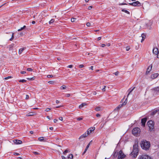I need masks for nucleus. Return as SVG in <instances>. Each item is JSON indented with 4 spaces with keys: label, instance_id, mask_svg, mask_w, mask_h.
Here are the masks:
<instances>
[{
    "label": "nucleus",
    "instance_id": "nucleus-36",
    "mask_svg": "<svg viewBox=\"0 0 159 159\" xmlns=\"http://www.w3.org/2000/svg\"><path fill=\"white\" fill-rule=\"evenodd\" d=\"M12 77H11V76H8L7 77H5L4 78V79L5 80H7L9 78H11Z\"/></svg>",
    "mask_w": 159,
    "mask_h": 159
},
{
    "label": "nucleus",
    "instance_id": "nucleus-18",
    "mask_svg": "<svg viewBox=\"0 0 159 159\" xmlns=\"http://www.w3.org/2000/svg\"><path fill=\"white\" fill-rule=\"evenodd\" d=\"M135 87H134L132 89H131V88L129 89L128 91H129V92L127 95V97H128L130 93L135 89Z\"/></svg>",
    "mask_w": 159,
    "mask_h": 159
},
{
    "label": "nucleus",
    "instance_id": "nucleus-24",
    "mask_svg": "<svg viewBox=\"0 0 159 159\" xmlns=\"http://www.w3.org/2000/svg\"><path fill=\"white\" fill-rule=\"evenodd\" d=\"M122 11H123V12H124L125 13H126L128 14H129L130 13L129 12V11H127L126 10L124 9H123L122 10Z\"/></svg>",
    "mask_w": 159,
    "mask_h": 159
},
{
    "label": "nucleus",
    "instance_id": "nucleus-33",
    "mask_svg": "<svg viewBox=\"0 0 159 159\" xmlns=\"http://www.w3.org/2000/svg\"><path fill=\"white\" fill-rule=\"evenodd\" d=\"M14 34L13 33L12 34V35L11 38H10L9 39L10 41H12L14 37Z\"/></svg>",
    "mask_w": 159,
    "mask_h": 159
},
{
    "label": "nucleus",
    "instance_id": "nucleus-35",
    "mask_svg": "<svg viewBox=\"0 0 159 159\" xmlns=\"http://www.w3.org/2000/svg\"><path fill=\"white\" fill-rule=\"evenodd\" d=\"M33 153L35 155H39L40 153L37 152H33Z\"/></svg>",
    "mask_w": 159,
    "mask_h": 159
},
{
    "label": "nucleus",
    "instance_id": "nucleus-56",
    "mask_svg": "<svg viewBox=\"0 0 159 159\" xmlns=\"http://www.w3.org/2000/svg\"><path fill=\"white\" fill-rule=\"evenodd\" d=\"M20 73L21 74H24L26 73V72L25 71H22L20 72Z\"/></svg>",
    "mask_w": 159,
    "mask_h": 159
},
{
    "label": "nucleus",
    "instance_id": "nucleus-60",
    "mask_svg": "<svg viewBox=\"0 0 159 159\" xmlns=\"http://www.w3.org/2000/svg\"><path fill=\"white\" fill-rule=\"evenodd\" d=\"M49 129L51 130H53V128L52 127H51L49 128Z\"/></svg>",
    "mask_w": 159,
    "mask_h": 159
},
{
    "label": "nucleus",
    "instance_id": "nucleus-19",
    "mask_svg": "<svg viewBox=\"0 0 159 159\" xmlns=\"http://www.w3.org/2000/svg\"><path fill=\"white\" fill-rule=\"evenodd\" d=\"M141 37H142V39L141 40V42L142 43L144 40V39L145 38L146 36L144 33H143L141 34Z\"/></svg>",
    "mask_w": 159,
    "mask_h": 159
},
{
    "label": "nucleus",
    "instance_id": "nucleus-55",
    "mask_svg": "<svg viewBox=\"0 0 159 159\" xmlns=\"http://www.w3.org/2000/svg\"><path fill=\"white\" fill-rule=\"evenodd\" d=\"M96 116L97 117H99L100 116V114H97L96 115Z\"/></svg>",
    "mask_w": 159,
    "mask_h": 159
},
{
    "label": "nucleus",
    "instance_id": "nucleus-64",
    "mask_svg": "<svg viewBox=\"0 0 159 159\" xmlns=\"http://www.w3.org/2000/svg\"><path fill=\"white\" fill-rule=\"evenodd\" d=\"M101 37H99L98 38V40H101Z\"/></svg>",
    "mask_w": 159,
    "mask_h": 159
},
{
    "label": "nucleus",
    "instance_id": "nucleus-27",
    "mask_svg": "<svg viewBox=\"0 0 159 159\" xmlns=\"http://www.w3.org/2000/svg\"><path fill=\"white\" fill-rule=\"evenodd\" d=\"M55 21V20L53 19H52L49 22V24H50L52 23H53L54 21Z\"/></svg>",
    "mask_w": 159,
    "mask_h": 159
},
{
    "label": "nucleus",
    "instance_id": "nucleus-2",
    "mask_svg": "<svg viewBox=\"0 0 159 159\" xmlns=\"http://www.w3.org/2000/svg\"><path fill=\"white\" fill-rule=\"evenodd\" d=\"M138 154V145L137 144H135L133 145V149L131 153V155H133L134 157H136Z\"/></svg>",
    "mask_w": 159,
    "mask_h": 159
},
{
    "label": "nucleus",
    "instance_id": "nucleus-50",
    "mask_svg": "<svg viewBox=\"0 0 159 159\" xmlns=\"http://www.w3.org/2000/svg\"><path fill=\"white\" fill-rule=\"evenodd\" d=\"M106 46V45L105 44H102L101 45V47H104Z\"/></svg>",
    "mask_w": 159,
    "mask_h": 159
},
{
    "label": "nucleus",
    "instance_id": "nucleus-14",
    "mask_svg": "<svg viewBox=\"0 0 159 159\" xmlns=\"http://www.w3.org/2000/svg\"><path fill=\"white\" fill-rule=\"evenodd\" d=\"M14 143L16 144H19L22 143V141L19 140L15 139L13 140Z\"/></svg>",
    "mask_w": 159,
    "mask_h": 159
},
{
    "label": "nucleus",
    "instance_id": "nucleus-6",
    "mask_svg": "<svg viewBox=\"0 0 159 159\" xmlns=\"http://www.w3.org/2000/svg\"><path fill=\"white\" fill-rule=\"evenodd\" d=\"M125 156V155L124 154L122 151L121 150H120L119 152V154L118 157V159H123Z\"/></svg>",
    "mask_w": 159,
    "mask_h": 159
},
{
    "label": "nucleus",
    "instance_id": "nucleus-10",
    "mask_svg": "<svg viewBox=\"0 0 159 159\" xmlns=\"http://www.w3.org/2000/svg\"><path fill=\"white\" fill-rule=\"evenodd\" d=\"M147 120V118H144L141 120L142 126L144 127L145 126V123Z\"/></svg>",
    "mask_w": 159,
    "mask_h": 159
},
{
    "label": "nucleus",
    "instance_id": "nucleus-8",
    "mask_svg": "<svg viewBox=\"0 0 159 159\" xmlns=\"http://www.w3.org/2000/svg\"><path fill=\"white\" fill-rule=\"evenodd\" d=\"M129 4L134 6L139 7L140 6V3L139 1L134 2L132 3H129Z\"/></svg>",
    "mask_w": 159,
    "mask_h": 159
},
{
    "label": "nucleus",
    "instance_id": "nucleus-42",
    "mask_svg": "<svg viewBox=\"0 0 159 159\" xmlns=\"http://www.w3.org/2000/svg\"><path fill=\"white\" fill-rule=\"evenodd\" d=\"M84 67V65L82 64H80L79 66V67L80 68H82Z\"/></svg>",
    "mask_w": 159,
    "mask_h": 159
},
{
    "label": "nucleus",
    "instance_id": "nucleus-45",
    "mask_svg": "<svg viewBox=\"0 0 159 159\" xmlns=\"http://www.w3.org/2000/svg\"><path fill=\"white\" fill-rule=\"evenodd\" d=\"M83 118L79 117L77 119V120L79 121L82 120H83Z\"/></svg>",
    "mask_w": 159,
    "mask_h": 159
},
{
    "label": "nucleus",
    "instance_id": "nucleus-44",
    "mask_svg": "<svg viewBox=\"0 0 159 159\" xmlns=\"http://www.w3.org/2000/svg\"><path fill=\"white\" fill-rule=\"evenodd\" d=\"M70 95L69 93H67L66 94V96L67 97H70Z\"/></svg>",
    "mask_w": 159,
    "mask_h": 159
},
{
    "label": "nucleus",
    "instance_id": "nucleus-63",
    "mask_svg": "<svg viewBox=\"0 0 159 159\" xmlns=\"http://www.w3.org/2000/svg\"><path fill=\"white\" fill-rule=\"evenodd\" d=\"M93 66H92L90 67V69L92 70H93Z\"/></svg>",
    "mask_w": 159,
    "mask_h": 159
},
{
    "label": "nucleus",
    "instance_id": "nucleus-37",
    "mask_svg": "<svg viewBox=\"0 0 159 159\" xmlns=\"http://www.w3.org/2000/svg\"><path fill=\"white\" fill-rule=\"evenodd\" d=\"M27 70L29 71H32L33 70L31 68H28L27 69Z\"/></svg>",
    "mask_w": 159,
    "mask_h": 159
},
{
    "label": "nucleus",
    "instance_id": "nucleus-38",
    "mask_svg": "<svg viewBox=\"0 0 159 159\" xmlns=\"http://www.w3.org/2000/svg\"><path fill=\"white\" fill-rule=\"evenodd\" d=\"M68 152V150L67 149H66V150L64 151V152H63V154H64V155H66V153L67 152Z\"/></svg>",
    "mask_w": 159,
    "mask_h": 159
},
{
    "label": "nucleus",
    "instance_id": "nucleus-5",
    "mask_svg": "<svg viewBox=\"0 0 159 159\" xmlns=\"http://www.w3.org/2000/svg\"><path fill=\"white\" fill-rule=\"evenodd\" d=\"M153 53L157 58H159V51L157 48H154L153 49Z\"/></svg>",
    "mask_w": 159,
    "mask_h": 159
},
{
    "label": "nucleus",
    "instance_id": "nucleus-15",
    "mask_svg": "<svg viewBox=\"0 0 159 159\" xmlns=\"http://www.w3.org/2000/svg\"><path fill=\"white\" fill-rule=\"evenodd\" d=\"M158 75V73H155L151 75V77L152 79H153L156 78Z\"/></svg>",
    "mask_w": 159,
    "mask_h": 159
},
{
    "label": "nucleus",
    "instance_id": "nucleus-28",
    "mask_svg": "<svg viewBox=\"0 0 159 159\" xmlns=\"http://www.w3.org/2000/svg\"><path fill=\"white\" fill-rule=\"evenodd\" d=\"M25 27H26V26L25 25H24L23 27H21L20 29H18V31H20L22 30H23L24 29Z\"/></svg>",
    "mask_w": 159,
    "mask_h": 159
},
{
    "label": "nucleus",
    "instance_id": "nucleus-4",
    "mask_svg": "<svg viewBox=\"0 0 159 159\" xmlns=\"http://www.w3.org/2000/svg\"><path fill=\"white\" fill-rule=\"evenodd\" d=\"M148 125L149 127L150 131H152L154 128V122L151 120H150L148 122Z\"/></svg>",
    "mask_w": 159,
    "mask_h": 159
},
{
    "label": "nucleus",
    "instance_id": "nucleus-49",
    "mask_svg": "<svg viewBox=\"0 0 159 159\" xmlns=\"http://www.w3.org/2000/svg\"><path fill=\"white\" fill-rule=\"evenodd\" d=\"M106 87V86H104V88L102 89V90L103 91H105V88Z\"/></svg>",
    "mask_w": 159,
    "mask_h": 159
},
{
    "label": "nucleus",
    "instance_id": "nucleus-22",
    "mask_svg": "<svg viewBox=\"0 0 159 159\" xmlns=\"http://www.w3.org/2000/svg\"><path fill=\"white\" fill-rule=\"evenodd\" d=\"M123 106L121 104L119 105L115 109V110H119Z\"/></svg>",
    "mask_w": 159,
    "mask_h": 159
},
{
    "label": "nucleus",
    "instance_id": "nucleus-16",
    "mask_svg": "<svg viewBox=\"0 0 159 159\" xmlns=\"http://www.w3.org/2000/svg\"><path fill=\"white\" fill-rule=\"evenodd\" d=\"M153 90L155 93H159V87H155L153 89Z\"/></svg>",
    "mask_w": 159,
    "mask_h": 159
},
{
    "label": "nucleus",
    "instance_id": "nucleus-61",
    "mask_svg": "<svg viewBox=\"0 0 159 159\" xmlns=\"http://www.w3.org/2000/svg\"><path fill=\"white\" fill-rule=\"evenodd\" d=\"M110 43H107V46H110Z\"/></svg>",
    "mask_w": 159,
    "mask_h": 159
},
{
    "label": "nucleus",
    "instance_id": "nucleus-9",
    "mask_svg": "<svg viewBox=\"0 0 159 159\" xmlns=\"http://www.w3.org/2000/svg\"><path fill=\"white\" fill-rule=\"evenodd\" d=\"M95 129V127H92L89 128L87 131V134L88 135L90 134L92 131H93Z\"/></svg>",
    "mask_w": 159,
    "mask_h": 159
},
{
    "label": "nucleus",
    "instance_id": "nucleus-29",
    "mask_svg": "<svg viewBox=\"0 0 159 159\" xmlns=\"http://www.w3.org/2000/svg\"><path fill=\"white\" fill-rule=\"evenodd\" d=\"M38 140L40 141H42L44 140V138L43 137H40L38 138Z\"/></svg>",
    "mask_w": 159,
    "mask_h": 159
},
{
    "label": "nucleus",
    "instance_id": "nucleus-21",
    "mask_svg": "<svg viewBox=\"0 0 159 159\" xmlns=\"http://www.w3.org/2000/svg\"><path fill=\"white\" fill-rule=\"evenodd\" d=\"M73 154H70L69 155V156L67 157V158L68 159H73Z\"/></svg>",
    "mask_w": 159,
    "mask_h": 159
},
{
    "label": "nucleus",
    "instance_id": "nucleus-30",
    "mask_svg": "<svg viewBox=\"0 0 159 159\" xmlns=\"http://www.w3.org/2000/svg\"><path fill=\"white\" fill-rule=\"evenodd\" d=\"M66 86H65L64 85H63L61 87V89H66Z\"/></svg>",
    "mask_w": 159,
    "mask_h": 159
},
{
    "label": "nucleus",
    "instance_id": "nucleus-41",
    "mask_svg": "<svg viewBox=\"0 0 159 159\" xmlns=\"http://www.w3.org/2000/svg\"><path fill=\"white\" fill-rule=\"evenodd\" d=\"M14 155L15 156H17L20 155V154L17 152H14Z\"/></svg>",
    "mask_w": 159,
    "mask_h": 159
},
{
    "label": "nucleus",
    "instance_id": "nucleus-3",
    "mask_svg": "<svg viewBox=\"0 0 159 159\" xmlns=\"http://www.w3.org/2000/svg\"><path fill=\"white\" fill-rule=\"evenodd\" d=\"M140 132V129L138 127H135L132 130V134L136 136H138L139 135Z\"/></svg>",
    "mask_w": 159,
    "mask_h": 159
},
{
    "label": "nucleus",
    "instance_id": "nucleus-43",
    "mask_svg": "<svg viewBox=\"0 0 159 159\" xmlns=\"http://www.w3.org/2000/svg\"><path fill=\"white\" fill-rule=\"evenodd\" d=\"M87 150V149L86 148L85 149V150L82 153V155H84L86 153Z\"/></svg>",
    "mask_w": 159,
    "mask_h": 159
},
{
    "label": "nucleus",
    "instance_id": "nucleus-47",
    "mask_svg": "<svg viewBox=\"0 0 159 159\" xmlns=\"http://www.w3.org/2000/svg\"><path fill=\"white\" fill-rule=\"evenodd\" d=\"M51 109L50 108H47L45 110V111H47V112H48V111H49Z\"/></svg>",
    "mask_w": 159,
    "mask_h": 159
},
{
    "label": "nucleus",
    "instance_id": "nucleus-58",
    "mask_svg": "<svg viewBox=\"0 0 159 159\" xmlns=\"http://www.w3.org/2000/svg\"><path fill=\"white\" fill-rule=\"evenodd\" d=\"M59 119L61 121H62L63 120V118L62 117H60Z\"/></svg>",
    "mask_w": 159,
    "mask_h": 159
},
{
    "label": "nucleus",
    "instance_id": "nucleus-11",
    "mask_svg": "<svg viewBox=\"0 0 159 159\" xmlns=\"http://www.w3.org/2000/svg\"><path fill=\"white\" fill-rule=\"evenodd\" d=\"M88 135L87 134L85 133L84 134H83L81 135L79 138V139L81 140V141L83 139L87 136Z\"/></svg>",
    "mask_w": 159,
    "mask_h": 159
},
{
    "label": "nucleus",
    "instance_id": "nucleus-54",
    "mask_svg": "<svg viewBox=\"0 0 159 159\" xmlns=\"http://www.w3.org/2000/svg\"><path fill=\"white\" fill-rule=\"evenodd\" d=\"M58 121V120L56 119H55L54 120V123H56Z\"/></svg>",
    "mask_w": 159,
    "mask_h": 159
},
{
    "label": "nucleus",
    "instance_id": "nucleus-51",
    "mask_svg": "<svg viewBox=\"0 0 159 159\" xmlns=\"http://www.w3.org/2000/svg\"><path fill=\"white\" fill-rule=\"evenodd\" d=\"M72 67H73L72 65H70L68 66L67 67H68V68H71Z\"/></svg>",
    "mask_w": 159,
    "mask_h": 159
},
{
    "label": "nucleus",
    "instance_id": "nucleus-26",
    "mask_svg": "<svg viewBox=\"0 0 159 159\" xmlns=\"http://www.w3.org/2000/svg\"><path fill=\"white\" fill-rule=\"evenodd\" d=\"M34 113L33 112H30L27 114L28 116H32L34 115Z\"/></svg>",
    "mask_w": 159,
    "mask_h": 159
},
{
    "label": "nucleus",
    "instance_id": "nucleus-17",
    "mask_svg": "<svg viewBox=\"0 0 159 159\" xmlns=\"http://www.w3.org/2000/svg\"><path fill=\"white\" fill-rule=\"evenodd\" d=\"M14 45V44L13 43L9 45V50L10 51L12 50Z\"/></svg>",
    "mask_w": 159,
    "mask_h": 159
},
{
    "label": "nucleus",
    "instance_id": "nucleus-40",
    "mask_svg": "<svg viewBox=\"0 0 159 159\" xmlns=\"http://www.w3.org/2000/svg\"><path fill=\"white\" fill-rule=\"evenodd\" d=\"M130 49L129 47L127 46L126 48V50L127 51H128Z\"/></svg>",
    "mask_w": 159,
    "mask_h": 159
},
{
    "label": "nucleus",
    "instance_id": "nucleus-48",
    "mask_svg": "<svg viewBox=\"0 0 159 159\" xmlns=\"http://www.w3.org/2000/svg\"><path fill=\"white\" fill-rule=\"evenodd\" d=\"M29 98V96L28 95H26L25 99H28Z\"/></svg>",
    "mask_w": 159,
    "mask_h": 159
},
{
    "label": "nucleus",
    "instance_id": "nucleus-20",
    "mask_svg": "<svg viewBox=\"0 0 159 159\" xmlns=\"http://www.w3.org/2000/svg\"><path fill=\"white\" fill-rule=\"evenodd\" d=\"M86 105L85 103H83L81 105H79V108H81L82 107H83L84 106Z\"/></svg>",
    "mask_w": 159,
    "mask_h": 159
},
{
    "label": "nucleus",
    "instance_id": "nucleus-46",
    "mask_svg": "<svg viewBox=\"0 0 159 159\" xmlns=\"http://www.w3.org/2000/svg\"><path fill=\"white\" fill-rule=\"evenodd\" d=\"M86 25L88 27L90 25V23H89V22H87L86 23Z\"/></svg>",
    "mask_w": 159,
    "mask_h": 159
},
{
    "label": "nucleus",
    "instance_id": "nucleus-7",
    "mask_svg": "<svg viewBox=\"0 0 159 159\" xmlns=\"http://www.w3.org/2000/svg\"><path fill=\"white\" fill-rule=\"evenodd\" d=\"M140 159H152L150 156L148 155H142L140 157Z\"/></svg>",
    "mask_w": 159,
    "mask_h": 159
},
{
    "label": "nucleus",
    "instance_id": "nucleus-1",
    "mask_svg": "<svg viewBox=\"0 0 159 159\" xmlns=\"http://www.w3.org/2000/svg\"><path fill=\"white\" fill-rule=\"evenodd\" d=\"M141 146L143 149L147 150L150 147V144L149 141L143 140L141 142Z\"/></svg>",
    "mask_w": 159,
    "mask_h": 159
},
{
    "label": "nucleus",
    "instance_id": "nucleus-13",
    "mask_svg": "<svg viewBox=\"0 0 159 159\" xmlns=\"http://www.w3.org/2000/svg\"><path fill=\"white\" fill-rule=\"evenodd\" d=\"M26 48V47H23L22 48H20L19 50L18 53L19 55H21L22 53H23L24 51Z\"/></svg>",
    "mask_w": 159,
    "mask_h": 159
},
{
    "label": "nucleus",
    "instance_id": "nucleus-12",
    "mask_svg": "<svg viewBox=\"0 0 159 159\" xmlns=\"http://www.w3.org/2000/svg\"><path fill=\"white\" fill-rule=\"evenodd\" d=\"M152 64H151L150 65V66L149 67H148V68L147 69V71L146 73V75L148 74L151 71V70L152 69Z\"/></svg>",
    "mask_w": 159,
    "mask_h": 159
},
{
    "label": "nucleus",
    "instance_id": "nucleus-25",
    "mask_svg": "<svg viewBox=\"0 0 159 159\" xmlns=\"http://www.w3.org/2000/svg\"><path fill=\"white\" fill-rule=\"evenodd\" d=\"M101 108L100 107H97L95 108V110L97 111H99L101 110Z\"/></svg>",
    "mask_w": 159,
    "mask_h": 159
},
{
    "label": "nucleus",
    "instance_id": "nucleus-34",
    "mask_svg": "<svg viewBox=\"0 0 159 159\" xmlns=\"http://www.w3.org/2000/svg\"><path fill=\"white\" fill-rule=\"evenodd\" d=\"M127 100V98H126V99H125V102H123L122 103V104H121L122 105V106L125 105L126 104V103H127V102H126V100Z\"/></svg>",
    "mask_w": 159,
    "mask_h": 159
},
{
    "label": "nucleus",
    "instance_id": "nucleus-57",
    "mask_svg": "<svg viewBox=\"0 0 159 159\" xmlns=\"http://www.w3.org/2000/svg\"><path fill=\"white\" fill-rule=\"evenodd\" d=\"M89 145H90V144L89 143L86 146V148L87 149H88V148H89Z\"/></svg>",
    "mask_w": 159,
    "mask_h": 159
},
{
    "label": "nucleus",
    "instance_id": "nucleus-62",
    "mask_svg": "<svg viewBox=\"0 0 159 159\" xmlns=\"http://www.w3.org/2000/svg\"><path fill=\"white\" fill-rule=\"evenodd\" d=\"M61 157H62V159H66V158L65 157L62 156Z\"/></svg>",
    "mask_w": 159,
    "mask_h": 159
},
{
    "label": "nucleus",
    "instance_id": "nucleus-39",
    "mask_svg": "<svg viewBox=\"0 0 159 159\" xmlns=\"http://www.w3.org/2000/svg\"><path fill=\"white\" fill-rule=\"evenodd\" d=\"M47 77L48 78H51V77H53V76L52 75H47Z\"/></svg>",
    "mask_w": 159,
    "mask_h": 159
},
{
    "label": "nucleus",
    "instance_id": "nucleus-23",
    "mask_svg": "<svg viewBox=\"0 0 159 159\" xmlns=\"http://www.w3.org/2000/svg\"><path fill=\"white\" fill-rule=\"evenodd\" d=\"M118 152H114L113 154V156L114 157H117V156L118 155Z\"/></svg>",
    "mask_w": 159,
    "mask_h": 159
},
{
    "label": "nucleus",
    "instance_id": "nucleus-53",
    "mask_svg": "<svg viewBox=\"0 0 159 159\" xmlns=\"http://www.w3.org/2000/svg\"><path fill=\"white\" fill-rule=\"evenodd\" d=\"M92 8V6H90L89 7H88V9L89 10H90Z\"/></svg>",
    "mask_w": 159,
    "mask_h": 159
},
{
    "label": "nucleus",
    "instance_id": "nucleus-52",
    "mask_svg": "<svg viewBox=\"0 0 159 159\" xmlns=\"http://www.w3.org/2000/svg\"><path fill=\"white\" fill-rule=\"evenodd\" d=\"M119 73V72L118 71L116 72L115 73V75H118Z\"/></svg>",
    "mask_w": 159,
    "mask_h": 159
},
{
    "label": "nucleus",
    "instance_id": "nucleus-32",
    "mask_svg": "<svg viewBox=\"0 0 159 159\" xmlns=\"http://www.w3.org/2000/svg\"><path fill=\"white\" fill-rule=\"evenodd\" d=\"M76 18H72L71 19V21L72 22H74L75 21V20H76Z\"/></svg>",
    "mask_w": 159,
    "mask_h": 159
},
{
    "label": "nucleus",
    "instance_id": "nucleus-31",
    "mask_svg": "<svg viewBox=\"0 0 159 159\" xmlns=\"http://www.w3.org/2000/svg\"><path fill=\"white\" fill-rule=\"evenodd\" d=\"M26 80L23 79V80H20L19 81V82H22V83H25L26 81Z\"/></svg>",
    "mask_w": 159,
    "mask_h": 159
},
{
    "label": "nucleus",
    "instance_id": "nucleus-59",
    "mask_svg": "<svg viewBox=\"0 0 159 159\" xmlns=\"http://www.w3.org/2000/svg\"><path fill=\"white\" fill-rule=\"evenodd\" d=\"M60 102V101L58 100H57L56 101V103H58Z\"/></svg>",
    "mask_w": 159,
    "mask_h": 159
}]
</instances>
